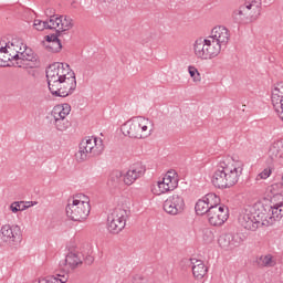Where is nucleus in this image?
I'll use <instances>...</instances> for the list:
<instances>
[{
    "instance_id": "obj_1",
    "label": "nucleus",
    "mask_w": 283,
    "mask_h": 283,
    "mask_svg": "<svg viewBox=\"0 0 283 283\" xmlns=\"http://www.w3.org/2000/svg\"><path fill=\"white\" fill-rule=\"evenodd\" d=\"M244 168L227 161H219L212 175L211 182L217 189H231L238 185Z\"/></svg>"
},
{
    "instance_id": "obj_2",
    "label": "nucleus",
    "mask_w": 283,
    "mask_h": 283,
    "mask_svg": "<svg viewBox=\"0 0 283 283\" xmlns=\"http://www.w3.org/2000/svg\"><path fill=\"white\" fill-rule=\"evenodd\" d=\"M252 213H254L261 227H272L283 218V201L273 206L258 202L254 205Z\"/></svg>"
},
{
    "instance_id": "obj_3",
    "label": "nucleus",
    "mask_w": 283,
    "mask_h": 283,
    "mask_svg": "<svg viewBox=\"0 0 283 283\" xmlns=\"http://www.w3.org/2000/svg\"><path fill=\"white\" fill-rule=\"evenodd\" d=\"M262 14V0H244L238 9L232 12L234 23H251L258 21Z\"/></svg>"
},
{
    "instance_id": "obj_4",
    "label": "nucleus",
    "mask_w": 283,
    "mask_h": 283,
    "mask_svg": "<svg viewBox=\"0 0 283 283\" xmlns=\"http://www.w3.org/2000/svg\"><path fill=\"white\" fill-rule=\"evenodd\" d=\"M149 125H151V122L145 117H133L122 126V132L128 138H148V136H151Z\"/></svg>"
},
{
    "instance_id": "obj_5",
    "label": "nucleus",
    "mask_w": 283,
    "mask_h": 283,
    "mask_svg": "<svg viewBox=\"0 0 283 283\" xmlns=\"http://www.w3.org/2000/svg\"><path fill=\"white\" fill-rule=\"evenodd\" d=\"M92 207L85 195H77L73 198L72 203L66 206V216L74 222L87 220Z\"/></svg>"
},
{
    "instance_id": "obj_6",
    "label": "nucleus",
    "mask_w": 283,
    "mask_h": 283,
    "mask_svg": "<svg viewBox=\"0 0 283 283\" xmlns=\"http://www.w3.org/2000/svg\"><path fill=\"white\" fill-rule=\"evenodd\" d=\"M103 149H105V146H103V139L88 137L80 143L75 158L78 163H84V160L92 158V156H101L103 154Z\"/></svg>"
},
{
    "instance_id": "obj_7",
    "label": "nucleus",
    "mask_w": 283,
    "mask_h": 283,
    "mask_svg": "<svg viewBox=\"0 0 283 283\" xmlns=\"http://www.w3.org/2000/svg\"><path fill=\"white\" fill-rule=\"evenodd\" d=\"M75 75L67 63L55 62L46 69L48 85H55V83Z\"/></svg>"
},
{
    "instance_id": "obj_8",
    "label": "nucleus",
    "mask_w": 283,
    "mask_h": 283,
    "mask_svg": "<svg viewBox=\"0 0 283 283\" xmlns=\"http://www.w3.org/2000/svg\"><path fill=\"white\" fill-rule=\"evenodd\" d=\"M49 91L52 96L59 98H66V96H72L76 91V75L55 82V84H49Z\"/></svg>"
},
{
    "instance_id": "obj_9",
    "label": "nucleus",
    "mask_w": 283,
    "mask_h": 283,
    "mask_svg": "<svg viewBox=\"0 0 283 283\" xmlns=\"http://www.w3.org/2000/svg\"><path fill=\"white\" fill-rule=\"evenodd\" d=\"M127 218H129V211L120 207L115 208L107 217L109 233H120L127 224Z\"/></svg>"
},
{
    "instance_id": "obj_10",
    "label": "nucleus",
    "mask_w": 283,
    "mask_h": 283,
    "mask_svg": "<svg viewBox=\"0 0 283 283\" xmlns=\"http://www.w3.org/2000/svg\"><path fill=\"white\" fill-rule=\"evenodd\" d=\"M15 61L18 67L34 69L41 65L39 56L34 54V51L28 48V45H23V50L20 52V55Z\"/></svg>"
},
{
    "instance_id": "obj_11",
    "label": "nucleus",
    "mask_w": 283,
    "mask_h": 283,
    "mask_svg": "<svg viewBox=\"0 0 283 283\" xmlns=\"http://www.w3.org/2000/svg\"><path fill=\"white\" fill-rule=\"evenodd\" d=\"M0 240L6 242V244H9V247L19 244V242H21V227L14 224L2 226Z\"/></svg>"
},
{
    "instance_id": "obj_12",
    "label": "nucleus",
    "mask_w": 283,
    "mask_h": 283,
    "mask_svg": "<svg viewBox=\"0 0 283 283\" xmlns=\"http://www.w3.org/2000/svg\"><path fill=\"white\" fill-rule=\"evenodd\" d=\"M208 222L212 227H222L226 220H229V208L224 206H219L218 208H212L209 210Z\"/></svg>"
},
{
    "instance_id": "obj_13",
    "label": "nucleus",
    "mask_w": 283,
    "mask_h": 283,
    "mask_svg": "<svg viewBox=\"0 0 283 283\" xmlns=\"http://www.w3.org/2000/svg\"><path fill=\"white\" fill-rule=\"evenodd\" d=\"M164 211L169 216H178V213H182V211H185V199L179 195L170 196L164 202Z\"/></svg>"
},
{
    "instance_id": "obj_14",
    "label": "nucleus",
    "mask_w": 283,
    "mask_h": 283,
    "mask_svg": "<svg viewBox=\"0 0 283 283\" xmlns=\"http://www.w3.org/2000/svg\"><path fill=\"white\" fill-rule=\"evenodd\" d=\"M145 171H147V169L142 163L134 164L125 176L122 177L123 182L129 187L130 185H134L138 178H143Z\"/></svg>"
},
{
    "instance_id": "obj_15",
    "label": "nucleus",
    "mask_w": 283,
    "mask_h": 283,
    "mask_svg": "<svg viewBox=\"0 0 283 283\" xmlns=\"http://www.w3.org/2000/svg\"><path fill=\"white\" fill-rule=\"evenodd\" d=\"M239 224H241L243 229H247V231H258V229L262 227L254 212L249 210H245L244 213L240 214Z\"/></svg>"
},
{
    "instance_id": "obj_16",
    "label": "nucleus",
    "mask_w": 283,
    "mask_h": 283,
    "mask_svg": "<svg viewBox=\"0 0 283 283\" xmlns=\"http://www.w3.org/2000/svg\"><path fill=\"white\" fill-rule=\"evenodd\" d=\"M23 45H28L23 43V40L20 38H13L11 41L7 42L8 50V61H17L23 50Z\"/></svg>"
},
{
    "instance_id": "obj_17",
    "label": "nucleus",
    "mask_w": 283,
    "mask_h": 283,
    "mask_svg": "<svg viewBox=\"0 0 283 283\" xmlns=\"http://www.w3.org/2000/svg\"><path fill=\"white\" fill-rule=\"evenodd\" d=\"M213 41L219 43L222 48H227V44L229 43L231 39V33L229 32V29H227L223 25L214 27L211 31V35H209Z\"/></svg>"
},
{
    "instance_id": "obj_18",
    "label": "nucleus",
    "mask_w": 283,
    "mask_h": 283,
    "mask_svg": "<svg viewBox=\"0 0 283 283\" xmlns=\"http://www.w3.org/2000/svg\"><path fill=\"white\" fill-rule=\"evenodd\" d=\"M158 187L161 193H167V191H174L178 187V177L176 172L168 171L161 181H158Z\"/></svg>"
},
{
    "instance_id": "obj_19",
    "label": "nucleus",
    "mask_w": 283,
    "mask_h": 283,
    "mask_svg": "<svg viewBox=\"0 0 283 283\" xmlns=\"http://www.w3.org/2000/svg\"><path fill=\"white\" fill-rule=\"evenodd\" d=\"M186 264L191 266L192 274L196 280H202L207 275L209 269L205 265V261L198 259H187Z\"/></svg>"
},
{
    "instance_id": "obj_20",
    "label": "nucleus",
    "mask_w": 283,
    "mask_h": 283,
    "mask_svg": "<svg viewBox=\"0 0 283 283\" xmlns=\"http://www.w3.org/2000/svg\"><path fill=\"white\" fill-rule=\"evenodd\" d=\"M242 239L240 238V234L237 233H226L220 235L218 242L221 249H235V247H240V242Z\"/></svg>"
},
{
    "instance_id": "obj_21",
    "label": "nucleus",
    "mask_w": 283,
    "mask_h": 283,
    "mask_svg": "<svg viewBox=\"0 0 283 283\" xmlns=\"http://www.w3.org/2000/svg\"><path fill=\"white\" fill-rule=\"evenodd\" d=\"M81 264H83V253L70 252L65 260L60 263V266H65L64 271H70V269L74 270Z\"/></svg>"
},
{
    "instance_id": "obj_22",
    "label": "nucleus",
    "mask_w": 283,
    "mask_h": 283,
    "mask_svg": "<svg viewBox=\"0 0 283 283\" xmlns=\"http://www.w3.org/2000/svg\"><path fill=\"white\" fill-rule=\"evenodd\" d=\"M45 41H46V43H49L46 45V50L49 52L56 53L60 50H63V44L61 43V41H65V36L61 35V33L55 32L53 34L46 35Z\"/></svg>"
},
{
    "instance_id": "obj_23",
    "label": "nucleus",
    "mask_w": 283,
    "mask_h": 283,
    "mask_svg": "<svg viewBox=\"0 0 283 283\" xmlns=\"http://www.w3.org/2000/svg\"><path fill=\"white\" fill-rule=\"evenodd\" d=\"M268 156L269 158H271L273 163H281L283 165V142L282 140L274 142L270 146Z\"/></svg>"
},
{
    "instance_id": "obj_24",
    "label": "nucleus",
    "mask_w": 283,
    "mask_h": 283,
    "mask_svg": "<svg viewBox=\"0 0 283 283\" xmlns=\"http://www.w3.org/2000/svg\"><path fill=\"white\" fill-rule=\"evenodd\" d=\"M207 40L206 39H197L193 43V52H195V56H197V59H201L202 61H207V59L209 57V53L207 51Z\"/></svg>"
},
{
    "instance_id": "obj_25",
    "label": "nucleus",
    "mask_w": 283,
    "mask_h": 283,
    "mask_svg": "<svg viewBox=\"0 0 283 283\" xmlns=\"http://www.w3.org/2000/svg\"><path fill=\"white\" fill-rule=\"evenodd\" d=\"M206 53H208L209 59H216V56H218V54H220V52L222 51L223 46L222 44L216 42L213 38L208 36L206 39Z\"/></svg>"
},
{
    "instance_id": "obj_26",
    "label": "nucleus",
    "mask_w": 283,
    "mask_h": 283,
    "mask_svg": "<svg viewBox=\"0 0 283 283\" xmlns=\"http://www.w3.org/2000/svg\"><path fill=\"white\" fill-rule=\"evenodd\" d=\"M120 185H123V172H120V170H113L109 174L107 186L111 189H118Z\"/></svg>"
},
{
    "instance_id": "obj_27",
    "label": "nucleus",
    "mask_w": 283,
    "mask_h": 283,
    "mask_svg": "<svg viewBox=\"0 0 283 283\" xmlns=\"http://www.w3.org/2000/svg\"><path fill=\"white\" fill-rule=\"evenodd\" d=\"M271 101L273 106L283 103V82L277 83L273 88Z\"/></svg>"
},
{
    "instance_id": "obj_28",
    "label": "nucleus",
    "mask_w": 283,
    "mask_h": 283,
    "mask_svg": "<svg viewBox=\"0 0 283 283\" xmlns=\"http://www.w3.org/2000/svg\"><path fill=\"white\" fill-rule=\"evenodd\" d=\"M195 211L197 216H208L209 211H211V208H209V205L207 203V200L205 199H199L195 206Z\"/></svg>"
},
{
    "instance_id": "obj_29",
    "label": "nucleus",
    "mask_w": 283,
    "mask_h": 283,
    "mask_svg": "<svg viewBox=\"0 0 283 283\" xmlns=\"http://www.w3.org/2000/svg\"><path fill=\"white\" fill-rule=\"evenodd\" d=\"M275 265V260H273V255L268 254V255H261L260 258L256 259V266L259 269H264L265 268H271Z\"/></svg>"
},
{
    "instance_id": "obj_30",
    "label": "nucleus",
    "mask_w": 283,
    "mask_h": 283,
    "mask_svg": "<svg viewBox=\"0 0 283 283\" xmlns=\"http://www.w3.org/2000/svg\"><path fill=\"white\" fill-rule=\"evenodd\" d=\"M72 28H74V24L72 23V19L71 18H63L62 15V22L60 23V31H57L56 33L62 35V36H67V31L72 30Z\"/></svg>"
},
{
    "instance_id": "obj_31",
    "label": "nucleus",
    "mask_w": 283,
    "mask_h": 283,
    "mask_svg": "<svg viewBox=\"0 0 283 283\" xmlns=\"http://www.w3.org/2000/svg\"><path fill=\"white\" fill-rule=\"evenodd\" d=\"M48 21V30H55L61 32L62 15H51Z\"/></svg>"
},
{
    "instance_id": "obj_32",
    "label": "nucleus",
    "mask_w": 283,
    "mask_h": 283,
    "mask_svg": "<svg viewBox=\"0 0 283 283\" xmlns=\"http://www.w3.org/2000/svg\"><path fill=\"white\" fill-rule=\"evenodd\" d=\"M203 198L210 209H218L220 207V197L218 195L210 192Z\"/></svg>"
},
{
    "instance_id": "obj_33",
    "label": "nucleus",
    "mask_w": 283,
    "mask_h": 283,
    "mask_svg": "<svg viewBox=\"0 0 283 283\" xmlns=\"http://www.w3.org/2000/svg\"><path fill=\"white\" fill-rule=\"evenodd\" d=\"M54 125L57 129V132H67L70 129V126L72 123L67 120V118H62V119H54Z\"/></svg>"
},
{
    "instance_id": "obj_34",
    "label": "nucleus",
    "mask_w": 283,
    "mask_h": 283,
    "mask_svg": "<svg viewBox=\"0 0 283 283\" xmlns=\"http://www.w3.org/2000/svg\"><path fill=\"white\" fill-rule=\"evenodd\" d=\"M29 206L23 205V201H15L11 203L10 209L13 213H19V211H25Z\"/></svg>"
},
{
    "instance_id": "obj_35",
    "label": "nucleus",
    "mask_w": 283,
    "mask_h": 283,
    "mask_svg": "<svg viewBox=\"0 0 283 283\" xmlns=\"http://www.w3.org/2000/svg\"><path fill=\"white\" fill-rule=\"evenodd\" d=\"M33 28L38 30V32H43V30H48V20H34Z\"/></svg>"
},
{
    "instance_id": "obj_36",
    "label": "nucleus",
    "mask_w": 283,
    "mask_h": 283,
    "mask_svg": "<svg viewBox=\"0 0 283 283\" xmlns=\"http://www.w3.org/2000/svg\"><path fill=\"white\" fill-rule=\"evenodd\" d=\"M52 116L54 117V119H62L67 117V115H65L61 109V105H57L53 108Z\"/></svg>"
},
{
    "instance_id": "obj_37",
    "label": "nucleus",
    "mask_w": 283,
    "mask_h": 283,
    "mask_svg": "<svg viewBox=\"0 0 283 283\" xmlns=\"http://www.w3.org/2000/svg\"><path fill=\"white\" fill-rule=\"evenodd\" d=\"M271 174H273V169H271V167L264 168L262 172L256 176V180H266V178L271 177Z\"/></svg>"
},
{
    "instance_id": "obj_38",
    "label": "nucleus",
    "mask_w": 283,
    "mask_h": 283,
    "mask_svg": "<svg viewBox=\"0 0 283 283\" xmlns=\"http://www.w3.org/2000/svg\"><path fill=\"white\" fill-rule=\"evenodd\" d=\"M188 72L193 81H200L201 77L198 69H196L195 66H189Z\"/></svg>"
},
{
    "instance_id": "obj_39",
    "label": "nucleus",
    "mask_w": 283,
    "mask_h": 283,
    "mask_svg": "<svg viewBox=\"0 0 283 283\" xmlns=\"http://www.w3.org/2000/svg\"><path fill=\"white\" fill-rule=\"evenodd\" d=\"M273 107H274V112L279 116L280 120L283 122V103L276 104Z\"/></svg>"
},
{
    "instance_id": "obj_40",
    "label": "nucleus",
    "mask_w": 283,
    "mask_h": 283,
    "mask_svg": "<svg viewBox=\"0 0 283 283\" xmlns=\"http://www.w3.org/2000/svg\"><path fill=\"white\" fill-rule=\"evenodd\" d=\"M60 109H61L62 113H64L66 116H70V112H72V106H70V104H63V105H60Z\"/></svg>"
},
{
    "instance_id": "obj_41",
    "label": "nucleus",
    "mask_w": 283,
    "mask_h": 283,
    "mask_svg": "<svg viewBox=\"0 0 283 283\" xmlns=\"http://www.w3.org/2000/svg\"><path fill=\"white\" fill-rule=\"evenodd\" d=\"M203 235L207 237V238H205V240H208L209 242H211V240H213V232L209 229H206L203 231Z\"/></svg>"
},
{
    "instance_id": "obj_42",
    "label": "nucleus",
    "mask_w": 283,
    "mask_h": 283,
    "mask_svg": "<svg viewBox=\"0 0 283 283\" xmlns=\"http://www.w3.org/2000/svg\"><path fill=\"white\" fill-rule=\"evenodd\" d=\"M0 54H8V43H4V46H0Z\"/></svg>"
},
{
    "instance_id": "obj_43",
    "label": "nucleus",
    "mask_w": 283,
    "mask_h": 283,
    "mask_svg": "<svg viewBox=\"0 0 283 283\" xmlns=\"http://www.w3.org/2000/svg\"><path fill=\"white\" fill-rule=\"evenodd\" d=\"M94 262V256L88 255L85 258V264H92Z\"/></svg>"
},
{
    "instance_id": "obj_44",
    "label": "nucleus",
    "mask_w": 283,
    "mask_h": 283,
    "mask_svg": "<svg viewBox=\"0 0 283 283\" xmlns=\"http://www.w3.org/2000/svg\"><path fill=\"white\" fill-rule=\"evenodd\" d=\"M8 57H6L4 56V59L3 57H1V54H0V67H3L4 65H6V63H7V60Z\"/></svg>"
},
{
    "instance_id": "obj_45",
    "label": "nucleus",
    "mask_w": 283,
    "mask_h": 283,
    "mask_svg": "<svg viewBox=\"0 0 283 283\" xmlns=\"http://www.w3.org/2000/svg\"><path fill=\"white\" fill-rule=\"evenodd\" d=\"M60 282L65 283V280L61 279Z\"/></svg>"
}]
</instances>
